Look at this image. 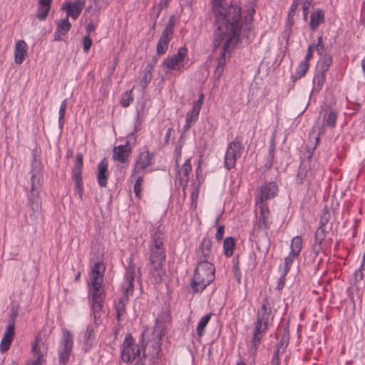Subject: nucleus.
Returning <instances> with one entry per match:
<instances>
[{"mask_svg":"<svg viewBox=\"0 0 365 365\" xmlns=\"http://www.w3.org/2000/svg\"><path fill=\"white\" fill-rule=\"evenodd\" d=\"M250 19L244 21L241 8L232 1L227 5L225 0H213L212 14L214 17L212 46L215 50L222 45V50L217 58V67L224 68L227 58L239 42L243 29H250L252 16L255 12L252 8L249 10Z\"/></svg>","mask_w":365,"mask_h":365,"instance_id":"nucleus-1","label":"nucleus"},{"mask_svg":"<svg viewBox=\"0 0 365 365\" xmlns=\"http://www.w3.org/2000/svg\"><path fill=\"white\" fill-rule=\"evenodd\" d=\"M165 234L160 227L154 228L150 232L149 242V264L148 274L151 282L154 284H160L165 275L164 268L166 259L165 245Z\"/></svg>","mask_w":365,"mask_h":365,"instance_id":"nucleus-2","label":"nucleus"},{"mask_svg":"<svg viewBox=\"0 0 365 365\" xmlns=\"http://www.w3.org/2000/svg\"><path fill=\"white\" fill-rule=\"evenodd\" d=\"M215 266L207 260H200L191 282L193 293L202 292L215 279Z\"/></svg>","mask_w":365,"mask_h":365,"instance_id":"nucleus-3","label":"nucleus"},{"mask_svg":"<svg viewBox=\"0 0 365 365\" xmlns=\"http://www.w3.org/2000/svg\"><path fill=\"white\" fill-rule=\"evenodd\" d=\"M271 314V307H268L267 299H262L261 309L257 312V321L255 323V328L252 336V345L251 352L256 354L261 343V340L268 329V322Z\"/></svg>","mask_w":365,"mask_h":365,"instance_id":"nucleus-4","label":"nucleus"},{"mask_svg":"<svg viewBox=\"0 0 365 365\" xmlns=\"http://www.w3.org/2000/svg\"><path fill=\"white\" fill-rule=\"evenodd\" d=\"M33 160L31 161V192L28 195L29 205L32 210H38V205L36 201V197L38 196L39 190L42 185L43 178V165L41 162L36 159L37 151L33 150Z\"/></svg>","mask_w":365,"mask_h":365,"instance_id":"nucleus-5","label":"nucleus"},{"mask_svg":"<svg viewBox=\"0 0 365 365\" xmlns=\"http://www.w3.org/2000/svg\"><path fill=\"white\" fill-rule=\"evenodd\" d=\"M144 334H142L141 347L138 344H135L134 339L130 334H127L124 339L121 348V359L127 364L133 361L145 360L146 355L145 345L143 339Z\"/></svg>","mask_w":365,"mask_h":365,"instance_id":"nucleus-6","label":"nucleus"},{"mask_svg":"<svg viewBox=\"0 0 365 365\" xmlns=\"http://www.w3.org/2000/svg\"><path fill=\"white\" fill-rule=\"evenodd\" d=\"M243 150L242 137L237 135L234 140L228 144L227 148L224 158V165L226 169L231 170L235 167L236 161L240 158Z\"/></svg>","mask_w":365,"mask_h":365,"instance_id":"nucleus-7","label":"nucleus"},{"mask_svg":"<svg viewBox=\"0 0 365 365\" xmlns=\"http://www.w3.org/2000/svg\"><path fill=\"white\" fill-rule=\"evenodd\" d=\"M164 329V323H163L159 318H157L155 320V325L153 330V343L149 350L153 359L158 357L159 353L161 350L162 336L165 334L163 331Z\"/></svg>","mask_w":365,"mask_h":365,"instance_id":"nucleus-8","label":"nucleus"},{"mask_svg":"<svg viewBox=\"0 0 365 365\" xmlns=\"http://www.w3.org/2000/svg\"><path fill=\"white\" fill-rule=\"evenodd\" d=\"M73 336L68 331L63 333L62 340L61 341V348L58 351L59 363L66 364L69 361L70 355L73 347Z\"/></svg>","mask_w":365,"mask_h":365,"instance_id":"nucleus-9","label":"nucleus"},{"mask_svg":"<svg viewBox=\"0 0 365 365\" xmlns=\"http://www.w3.org/2000/svg\"><path fill=\"white\" fill-rule=\"evenodd\" d=\"M277 187L274 182H269L262 185L259 189V194L256 197V205L266 203L269 199L273 198L277 192Z\"/></svg>","mask_w":365,"mask_h":365,"instance_id":"nucleus-10","label":"nucleus"},{"mask_svg":"<svg viewBox=\"0 0 365 365\" xmlns=\"http://www.w3.org/2000/svg\"><path fill=\"white\" fill-rule=\"evenodd\" d=\"M153 154L150 153L148 150L142 152L138 156L134 168L133 170L131 176L136 175L140 170H144L147 167L153 163Z\"/></svg>","mask_w":365,"mask_h":365,"instance_id":"nucleus-11","label":"nucleus"},{"mask_svg":"<svg viewBox=\"0 0 365 365\" xmlns=\"http://www.w3.org/2000/svg\"><path fill=\"white\" fill-rule=\"evenodd\" d=\"M259 210V216L257 225L260 230H267L269 227L271 221L269 220L270 212L267 203L256 205Z\"/></svg>","mask_w":365,"mask_h":365,"instance_id":"nucleus-12","label":"nucleus"},{"mask_svg":"<svg viewBox=\"0 0 365 365\" xmlns=\"http://www.w3.org/2000/svg\"><path fill=\"white\" fill-rule=\"evenodd\" d=\"M158 61V57L153 56L152 60L146 65L139 85L143 90H145L153 78V71Z\"/></svg>","mask_w":365,"mask_h":365,"instance_id":"nucleus-13","label":"nucleus"},{"mask_svg":"<svg viewBox=\"0 0 365 365\" xmlns=\"http://www.w3.org/2000/svg\"><path fill=\"white\" fill-rule=\"evenodd\" d=\"M108 163L106 158H103L98 165L97 182L101 187H107L108 173Z\"/></svg>","mask_w":365,"mask_h":365,"instance_id":"nucleus-14","label":"nucleus"},{"mask_svg":"<svg viewBox=\"0 0 365 365\" xmlns=\"http://www.w3.org/2000/svg\"><path fill=\"white\" fill-rule=\"evenodd\" d=\"M135 275V265L133 261L132 255L128 259V267H126V272L125 279L128 283V287L125 289V294H132L133 291V281Z\"/></svg>","mask_w":365,"mask_h":365,"instance_id":"nucleus-15","label":"nucleus"},{"mask_svg":"<svg viewBox=\"0 0 365 365\" xmlns=\"http://www.w3.org/2000/svg\"><path fill=\"white\" fill-rule=\"evenodd\" d=\"M131 149L129 146L128 141H126L125 145H120L113 148V158L122 163L127 162L128 157L130 155Z\"/></svg>","mask_w":365,"mask_h":365,"instance_id":"nucleus-16","label":"nucleus"},{"mask_svg":"<svg viewBox=\"0 0 365 365\" xmlns=\"http://www.w3.org/2000/svg\"><path fill=\"white\" fill-rule=\"evenodd\" d=\"M28 53V45L24 40H19L16 43L14 49V62L21 64Z\"/></svg>","mask_w":365,"mask_h":365,"instance_id":"nucleus-17","label":"nucleus"},{"mask_svg":"<svg viewBox=\"0 0 365 365\" xmlns=\"http://www.w3.org/2000/svg\"><path fill=\"white\" fill-rule=\"evenodd\" d=\"M14 329V327H13L12 325H8L6 327V331L3 335L0 344V351L2 353H4L5 351H8L9 349L10 348L11 344L13 341L15 334Z\"/></svg>","mask_w":365,"mask_h":365,"instance_id":"nucleus-18","label":"nucleus"},{"mask_svg":"<svg viewBox=\"0 0 365 365\" xmlns=\"http://www.w3.org/2000/svg\"><path fill=\"white\" fill-rule=\"evenodd\" d=\"M212 250V242L211 239L205 237L199 246V258L200 260L210 259Z\"/></svg>","mask_w":365,"mask_h":365,"instance_id":"nucleus-19","label":"nucleus"},{"mask_svg":"<svg viewBox=\"0 0 365 365\" xmlns=\"http://www.w3.org/2000/svg\"><path fill=\"white\" fill-rule=\"evenodd\" d=\"M173 36H169L165 34H161L160 37L157 43L156 55L158 58L159 56L165 53L168 48L169 43Z\"/></svg>","mask_w":365,"mask_h":365,"instance_id":"nucleus-20","label":"nucleus"},{"mask_svg":"<svg viewBox=\"0 0 365 365\" xmlns=\"http://www.w3.org/2000/svg\"><path fill=\"white\" fill-rule=\"evenodd\" d=\"M103 282L91 281V300H104L105 293L102 289Z\"/></svg>","mask_w":365,"mask_h":365,"instance_id":"nucleus-21","label":"nucleus"},{"mask_svg":"<svg viewBox=\"0 0 365 365\" xmlns=\"http://www.w3.org/2000/svg\"><path fill=\"white\" fill-rule=\"evenodd\" d=\"M324 13L322 9H317L312 13L309 21V28L312 31L318 29L319 26L324 21Z\"/></svg>","mask_w":365,"mask_h":365,"instance_id":"nucleus-22","label":"nucleus"},{"mask_svg":"<svg viewBox=\"0 0 365 365\" xmlns=\"http://www.w3.org/2000/svg\"><path fill=\"white\" fill-rule=\"evenodd\" d=\"M72 179L75 182V188L76 190L78 197L83 200V188L82 170H72Z\"/></svg>","mask_w":365,"mask_h":365,"instance_id":"nucleus-23","label":"nucleus"},{"mask_svg":"<svg viewBox=\"0 0 365 365\" xmlns=\"http://www.w3.org/2000/svg\"><path fill=\"white\" fill-rule=\"evenodd\" d=\"M106 267L102 262H98L94 264L91 269V281L103 282V274Z\"/></svg>","mask_w":365,"mask_h":365,"instance_id":"nucleus-24","label":"nucleus"},{"mask_svg":"<svg viewBox=\"0 0 365 365\" xmlns=\"http://www.w3.org/2000/svg\"><path fill=\"white\" fill-rule=\"evenodd\" d=\"M332 57L329 53H325L319 58L317 65V71L327 73L332 63Z\"/></svg>","mask_w":365,"mask_h":365,"instance_id":"nucleus-25","label":"nucleus"},{"mask_svg":"<svg viewBox=\"0 0 365 365\" xmlns=\"http://www.w3.org/2000/svg\"><path fill=\"white\" fill-rule=\"evenodd\" d=\"M184 66V63H181L173 56H168L162 63V66L168 68V70L179 71L183 68Z\"/></svg>","mask_w":365,"mask_h":365,"instance_id":"nucleus-26","label":"nucleus"},{"mask_svg":"<svg viewBox=\"0 0 365 365\" xmlns=\"http://www.w3.org/2000/svg\"><path fill=\"white\" fill-rule=\"evenodd\" d=\"M192 170V167L190 164V161L189 159L186 160V161L182 165L180 170L178 171L179 180L180 182L187 183L189 180V174Z\"/></svg>","mask_w":365,"mask_h":365,"instance_id":"nucleus-27","label":"nucleus"},{"mask_svg":"<svg viewBox=\"0 0 365 365\" xmlns=\"http://www.w3.org/2000/svg\"><path fill=\"white\" fill-rule=\"evenodd\" d=\"M274 150H275V137L272 136V138H271L270 143H269V145L268 154L266 157L265 163L264 165L265 170H269L272 167L273 160H274Z\"/></svg>","mask_w":365,"mask_h":365,"instance_id":"nucleus-28","label":"nucleus"},{"mask_svg":"<svg viewBox=\"0 0 365 365\" xmlns=\"http://www.w3.org/2000/svg\"><path fill=\"white\" fill-rule=\"evenodd\" d=\"M92 305V312L93 315L94 317L96 324L98 323V321H101V312L103 309V304L104 300H91Z\"/></svg>","mask_w":365,"mask_h":365,"instance_id":"nucleus-29","label":"nucleus"},{"mask_svg":"<svg viewBox=\"0 0 365 365\" xmlns=\"http://www.w3.org/2000/svg\"><path fill=\"white\" fill-rule=\"evenodd\" d=\"M309 68V63H306L304 61H301L297 66L295 74L292 76V80L293 82H296L297 80L302 78L308 71Z\"/></svg>","mask_w":365,"mask_h":365,"instance_id":"nucleus-30","label":"nucleus"},{"mask_svg":"<svg viewBox=\"0 0 365 365\" xmlns=\"http://www.w3.org/2000/svg\"><path fill=\"white\" fill-rule=\"evenodd\" d=\"M38 8L36 14V17L40 21H44L48 16V12L51 9V4L41 1H38Z\"/></svg>","mask_w":365,"mask_h":365,"instance_id":"nucleus-31","label":"nucleus"},{"mask_svg":"<svg viewBox=\"0 0 365 365\" xmlns=\"http://www.w3.org/2000/svg\"><path fill=\"white\" fill-rule=\"evenodd\" d=\"M236 247V241L234 237H226L223 242L224 254L226 257H231L233 255L234 249Z\"/></svg>","mask_w":365,"mask_h":365,"instance_id":"nucleus-32","label":"nucleus"},{"mask_svg":"<svg viewBox=\"0 0 365 365\" xmlns=\"http://www.w3.org/2000/svg\"><path fill=\"white\" fill-rule=\"evenodd\" d=\"M128 300V297L125 295L118 299L115 304V308L116 311V319L118 322L122 320L121 317L125 313V301Z\"/></svg>","mask_w":365,"mask_h":365,"instance_id":"nucleus-33","label":"nucleus"},{"mask_svg":"<svg viewBox=\"0 0 365 365\" xmlns=\"http://www.w3.org/2000/svg\"><path fill=\"white\" fill-rule=\"evenodd\" d=\"M326 74L327 73H325L316 71V74L314 76V81H314L313 91H316V92H319L322 90L323 85L324 83V81H325Z\"/></svg>","mask_w":365,"mask_h":365,"instance_id":"nucleus-34","label":"nucleus"},{"mask_svg":"<svg viewBox=\"0 0 365 365\" xmlns=\"http://www.w3.org/2000/svg\"><path fill=\"white\" fill-rule=\"evenodd\" d=\"M336 111L331 109L327 110L324 115L325 125L331 128H334L336 125Z\"/></svg>","mask_w":365,"mask_h":365,"instance_id":"nucleus-35","label":"nucleus"},{"mask_svg":"<svg viewBox=\"0 0 365 365\" xmlns=\"http://www.w3.org/2000/svg\"><path fill=\"white\" fill-rule=\"evenodd\" d=\"M211 317H212V314L209 313V314L204 315L200 320V322L197 324V333L200 337H201L204 335L205 328L206 327L208 322H210Z\"/></svg>","mask_w":365,"mask_h":365,"instance_id":"nucleus-36","label":"nucleus"},{"mask_svg":"<svg viewBox=\"0 0 365 365\" xmlns=\"http://www.w3.org/2000/svg\"><path fill=\"white\" fill-rule=\"evenodd\" d=\"M302 248V239L300 236L294 237L291 242L290 252L299 255Z\"/></svg>","mask_w":365,"mask_h":365,"instance_id":"nucleus-37","label":"nucleus"},{"mask_svg":"<svg viewBox=\"0 0 365 365\" xmlns=\"http://www.w3.org/2000/svg\"><path fill=\"white\" fill-rule=\"evenodd\" d=\"M298 255L292 254L289 252L288 256L284 259V266L282 273V277H284L290 270V268Z\"/></svg>","mask_w":365,"mask_h":365,"instance_id":"nucleus-38","label":"nucleus"},{"mask_svg":"<svg viewBox=\"0 0 365 365\" xmlns=\"http://www.w3.org/2000/svg\"><path fill=\"white\" fill-rule=\"evenodd\" d=\"M71 24L68 18L60 20L57 24V30L61 32L63 35H66L71 29Z\"/></svg>","mask_w":365,"mask_h":365,"instance_id":"nucleus-39","label":"nucleus"},{"mask_svg":"<svg viewBox=\"0 0 365 365\" xmlns=\"http://www.w3.org/2000/svg\"><path fill=\"white\" fill-rule=\"evenodd\" d=\"M133 101V96L132 91H125L120 99V105L123 108H126L129 106L131 103Z\"/></svg>","mask_w":365,"mask_h":365,"instance_id":"nucleus-40","label":"nucleus"},{"mask_svg":"<svg viewBox=\"0 0 365 365\" xmlns=\"http://www.w3.org/2000/svg\"><path fill=\"white\" fill-rule=\"evenodd\" d=\"M175 22V17L174 15H172L169 18V20L162 33L173 36Z\"/></svg>","mask_w":365,"mask_h":365,"instance_id":"nucleus-41","label":"nucleus"},{"mask_svg":"<svg viewBox=\"0 0 365 365\" xmlns=\"http://www.w3.org/2000/svg\"><path fill=\"white\" fill-rule=\"evenodd\" d=\"M62 9L66 11V18L68 19V17H71L73 19H77L81 14H77L76 15H73V14H75V8L71 6V1L65 2Z\"/></svg>","mask_w":365,"mask_h":365,"instance_id":"nucleus-42","label":"nucleus"},{"mask_svg":"<svg viewBox=\"0 0 365 365\" xmlns=\"http://www.w3.org/2000/svg\"><path fill=\"white\" fill-rule=\"evenodd\" d=\"M326 237V231L325 228H322V227H319L314 235V242L317 244H322L324 239Z\"/></svg>","mask_w":365,"mask_h":365,"instance_id":"nucleus-43","label":"nucleus"},{"mask_svg":"<svg viewBox=\"0 0 365 365\" xmlns=\"http://www.w3.org/2000/svg\"><path fill=\"white\" fill-rule=\"evenodd\" d=\"M173 56L181 63H184L185 58L187 56V48L185 46L180 47L178 53Z\"/></svg>","mask_w":365,"mask_h":365,"instance_id":"nucleus-44","label":"nucleus"},{"mask_svg":"<svg viewBox=\"0 0 365 365\" xmlns=\"http://www.w3.org/2000/svg\"><path fill=\"white\" fill-rule=\"evenodd\" d=\"M288 344V337L287 335L284 334L282 336V339L279 341H278L276 344L277 349L279 350V353H284Z\"/></svg>","mask_w":365,"mask_h":365,"instance_id":"nucleus-45","label":"nucleus"},{"mask_svg":"<svg viewBox=\"0 0 365 365\" xmlns=\"http://www.w3.org/2000/svg\"><path fill=\"white\" fill-rule=\"evenodd\" d=\"M307 170L305 169V168H302L300 166L298 170L297 178H296V182L298 185H302L304 182V181L307 177Z\"/></svg>","mask_w":365,"mask_h":365,"instance_id":"nucleus-46","label":"nucleus"},{"mask_svg":"<svg viewBox=\"0 0 365 365\" xmlns=\"http://www.w3.org/2000/svg\"><path fill=\"white\" fill-rule=\"evenodd\" d=\"M85 5V0H76L74 3L71 2V6L75 8V14H81Z\"/></svg>","mask_w":365,"mask_h":365,"instance_id":"nucleus-47","label":"nucleus"},{"mask_svg":"<svg viewBox=\"0 0 365 365\" xmlns=\"http://www.w3.org/2000/svg\"><path fill=\"white\" fill-rule=\"evenodd\" d=\"M143 177L139 176L137 178L135 185H134V192L137 197H140V192H141V185L143 183Z\"/></svg>","mask_w":365,"mask_h":365,"instance_id":"nucleus-48","label":"nucleus"},{"mask_svg":"<svg viewBox=\"0 0 365 365\" xmlns=\"http://www.w3.org/2000/svg\"><path fill=\"white\" fill-rule=\"evenodd\" d=\"M232 271H233L235 277H236L237 281L240 282V279H241V272L240 270L238 258L236 259H234Z\"/></svg>","mask_w":365,"mask_h":365,"instance_id":"nucleus-49","label":"nucleus"},{"mask_svg":"<svg viewBox=\"0 0 365 365\" xmlns=\"http://www.w3.org/2000/svg\"><path fill=\"white\" fill-rule=\"evenodd\" d=\"M83 164V157L81 153H77L76 156L75 164L72 170H82Z\"/></svg>","mask_w":365,"mask_h":365,"instance_id":"nucleus-50","label":"nucleus"},{"mask_svg":"<svg viewBox=\"0 0 365 365\" xmlns=\"http://www.w3.org/2000/svg\"><path fill=\"white\" fill-rule=\"evenodd\" d=\"M92 39L90 38V36L88 35H86L84 36L83 38V51L84 52L87 53L91 46H92Z\"/></svg>","mask_w":365,"mask_h":365,"instance_id":"nucleus-51","label":"nucleus"},{"mask_svg":"<svg viewBox=\"0 0 365 365\" xmlns=\"http://www.w3.org/2000/svg\"><path fill=\"white\" fill-rule=\"evenodd\" d=\"M18 315V311L12 308L9 314V324L15 327V319Z\"/></svg>","mask_w":365,"mask_h":365,"instance_id":"nucleus-52","label":"nucleus"},{"mask_svg":"<svg viewBox=\"0 0 365 365\" xmlns=\"http://www.w3.org/2000/svg\"><path fill=\"white\" fill-rule=\"evenodd\" d=\"M302 0H293V2L290 7V11L289 12L288 18L290 20L292 16L294 15V11L297 9L298 6L301 4Z\"/></svg>","mask_w":365,"mask_h":365,"instance_id":"nucleus-53","label":"nucleus"},{"mask_svg":"<svg viewBox=\"0 0 365 365\" xmlns=\"http://www.w3.org/2000/svg\"><path fill=\"white\" fill-rule=\"evenodd\" d=\"M314 50H315V44L313 43V44L309 45L307 48V55L305 56V58L303 60V61H304L306 63H309V60L311 58H312V57H313V53H314Z\"/></svg>","mask_w":365,"mask_h":365,"instance_id":"nucleus-54","label":"nucleus"},{"mask_svg":"<svg viewBox=\"0 0 365 365\" xmlns=\"http://www.w3.org/2000/svg\"><path fill=\"white\" fill-rule=\"evenodd\" d=\"M224 233H225V226L219 225L217 229V232L215 234V238L218 242H220L222 240Z\"/></svg>","mask_w":365,"mask_h":365,"instance_id":"nucleus-55","label":"nucleus"},{"mask_svg":"<svg viewBox=\"0 0 365 365\" xmlns=\"http://www.w3.org/2000/svg\"><path fill=\"white\" fill-rule=\"evenodd\" d=\"M329 213L328 212H324L323 213V215H322V216L320 217L319 227H322V228H324V227L326 226V225L327 224V222L329 221Z\"/></svg>","mask_w":365,"mask_h":365,"instance_id":"nucleus-56","label":"nucleus"},{"mask_svg":"<svg viewBox=\"0 0 365 365\" xmlns=\"http://www.w3.org/2000/svg\"><path fill=\"white\" fill-rule=\"evenodd\" d=\"M94 332V329L93 325H88L86 330L84 334L85 339L88 341L91 338L93 337Z\"/></svg>","mask_w":365,"mask_h":365,"instance_id":"nucleus-57","label":"nucleus"},{"mask_svg":"<svg viewBox=\"0 0 365 365\" xmlns=\"http://www.w3.org/2000/svg\"><path fill=\"white\" fill-rule=\"evenodd\" d=\"M280 353H279V350H276L273 354L271 364L272 365H279L280 364V359H279V355Z\"/></svg>","mask_w":365,"mask_h":365,"instance_id":"nucleus-58","label":"nucleus"},{"mask_svg":"<svg viewBox=\"0 0 365 365\" xmlns=\"http://www.w3.org/2000/svg\"><path fill=\"white\" fill-rule=\"evenodd\" d=\"M322 244H317V242H314L312 245V252L314 254V256L317 257L319 252L322 250Z\"/></svg>","mask_w":365,"mask_h":365,"instance_id":"nucleus-59","label":"nucleus"},{"mask_svg":"<svg viewBox=\"0 0 365 365\" xmlns=\"http://www.w3.org/2000/svg\"><path fill=\"white\" fill-rule=\"evenodd\" d=\"M364 265H365V253L364 254L363 259H362V262H361L360 268L355 272V275L356 277H357L358 274L360 275V279H362L364 277V274L362 273V269H364Z\"/></svg>","mask_w":365,"mask_h":365,"instance_id":"nucleus-60","label":"nucleus"},{"mask_svg":"<svg viewBox=\"0 0 365 365\" xmlns=\"http://www.w3.org/2000/svg\"><path fill=\"white\" fill-rule=\"evenodd\" d=\"M66 106H67V100L65 99L61 102V106H60V109H59V115H61V118L65 117Z\"/></svg>","mask_w":365,"mask_h":365,"instance_id":"nucleus-61","label":"nucleus"},{"mask_svg":"<svg viewBox=\"0 0 365 365\" xmlns=\"http://www.w3.org/2000/svg\"><path fill=\"white\" fill-rule=\"evenodd\" d=\"M197 119L198 118L192 116V114L188 112L186 115L185 121L191 124H194L197 120Z\"/></svg>","mask_w":365,"mask_h":365,"instance_id":"nucleus-62","label":"nucleus"},{"mask_svg":"<svg viewBox=\"0 0 365 365\" xmlns=\"http://www.w3.org/2000/svg\"><path fill=\"white\" fill-rule=\"evenodd\" d=\"M95 29H96V26L92 21L90 22L89 24H88L86 27V31L87 35L89 36L91 32H93L95 31Z\"/></svg>","mask_w":365,"mask_h":365,"instance_id":"nucleus-63","label":"nucleus"},{"mask_svg":"<svg viewBox=\"0 0 365 365\" xmlns=\"http://www.w3.org/2000/svg\"><path fill=\"white\" fill-rule=\"evenodd\" d=\"M161 11V9H158L157 6H154L151 12V16H153L155 19H157L159 17Z\"/></svg>","mask_w":365,"mask_h":365,"instance_id":"nucleus-64","label":"nucleus"}]
</instances>
